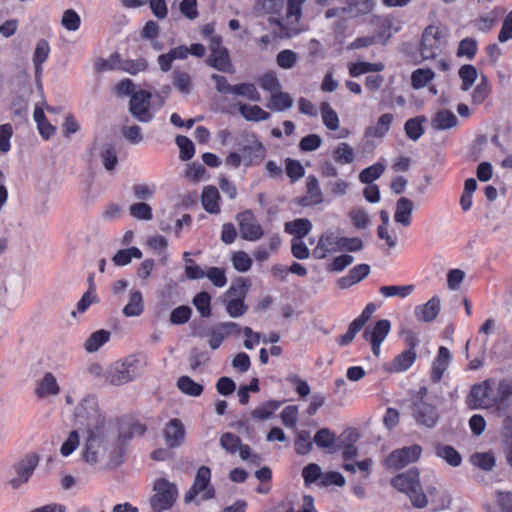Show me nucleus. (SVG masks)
Listing matches in <instances>:
<instances>
[{
  "mask_svg": "<svg viewBox=\"0 0 512 512\" xmlns=\"http://www.w3.org/2000/svg\"><path fill=\"white\" fill-rule=\"evenodd\" d=\"M233 267L238 272H247L252 266V259L248 253L244 251L234 252L231 258Z\"/></svg>",
  "mask_w": 512,
  "mask_h": 512,
  "instance_id": "obj_53",
  "label": "nucleus"
},
{
  "mask_svg": "<svg viewBox=\"0 0 512 512\" xmlns=\"http://www.w3.org/2000/svg\"><path fill=\"white\" fill-rule=\"evenodd\" d=\"M413 212V202L406 198L401 197L396 203V210L394 220L405 227L411 224V216Z\"/></svg>",
  "mask_w": 512,
  "mask_h": 512,
  "instance_id": "obj_28",
  "label": "nucleus"
},
{
  "mask_svg": "<svg viewBox=\"0 0 512 512\" xmlns=\"http://www.w3.org/2000/svg\"><path fill=\"white\" fill-rule=\"evenodd\" d=\"M333 159L339 164H350L354 161V150L346 142L339 143L333 150Z\"/></svg>",
  "mask_w": 512,
  "mask_h": 512,
  "instance_id": "obj_45",
  "label": "nucleus"
},
{
  "mask_svg": "<svg viewBox=\"0 0 512 512\" xmlns=\"http://www.w3.org/2000/svg\"><path fill=\"white\" fill-rule=\"evenodd\" d=\"M115 426H108L104 429L85 431V444L82 457L88 464L99 463L107 455L113 438Z\"/></svg>",
  "mask_w": 512,
  "mask_h": 512,
  "instance_id": "obj_2",
  "label": "nucleus"
},
{
  "mask_svg": "<svg viewBox=\"0 0 512 512\" xmlns=\"http://www.w3.org/2000/svg\"><path fill=\"white\" fill-rule=\"evenodd\" d=\"M281 404L277 400L264 402L252 410L251 416L259 421L269 419L280 408Z\"/></svg>",
  "mask_w": 512,
  "mask_h": 512,
  "instance_id": "obj_40",
  "label": "nucleus"
},
{
  "mask_svg": "<svg viewBox=\"0 0 512 512\" xmlns=\"http://www.w3.org/2000/svg\"><path fill=\"white\" fill-rule=\"evenodd\" d=\"M391 329L389 320H379L373 327H367L363 337L371 344L373 354L378 357L381 352V344L386 339Z\"/></svg>",
  "mask_w": 512,
  "mask_h": 512,
  "instance_id": "obj_14",
  "label": "nucleus"
},
{
  "mask_svg": "<svg viewBox=\"0 0 512 512\" xmlns=\"http://www.w3.org/2000/svg\"><path fill=\"white\" fill-rule=\"evenodd\" d=\"M130 215L138 220H151L152 219V208L144 203L138 202L130 206Z\"/></svg>",
  "mask_w": 512,
  "mask_h": 512,
  "instance_id": "obj_59",
  "label": "nucleus"
},
{
  "mask_svg": "<svg viewBox=\"0 0 512 512\" xmlns=\"http://www.w3.org/2000/svg\"><path fill=\"white\" fill-rule=\"evenodd\" d=\"M321 468L318 464L310 463L307 466L304 467L302 471V476L304 479V483L306 485H310L312 483L319 484L320 477H321Z\"/></svg>",
  "mask_w": 512,
  "mask_h": 512,
  "instance_id": "obj_61",
  "label": "nucleus"
},
{
  "mask_svg": "<svg viewBox=\"0 0 512 512\" xmlns=\"http://www.w3.org/2000/svg\"><path fill=\"white\" fill-rule=\"evenodd\" d=\"M415 290V286L413 284L408 285H388L381 286L379 288V293L385 298L399 297L406 298L410 296Z\"/></svg>",
  "mask_w": 512,
  "mask_h": 512,
  "instance_id": "obj_36",
  "label": "nucleus"
},
{
  "mask_svg": "<svg viewBox=\"0 0 512 512\" xmlns=\"http://www.w3.org/2000/svg\"><path fill=\"white\" fill-rule=\"evenodd\" d=\"M304 2L305 0H287V13L285 17L287 27L284 31L286 37H293L300 32L298 22L302 15V5Z\"/></svg>",
  "mask_w": 512,
  "mask_h": 512,
  "instance_id": "obj_18",
  "label": "nucleus"
},
{
  "mask_svg": "<svg viewBox=\"0 0 512 512\" xmlns=\"http://www.w3.org/2000/svg\"><path fill=\"white\" fill-rule=\"evenodd\" d=\"M240 444V438L233 433L227 432L220 437V445L228 453L235 454Z\"/></svg>",
  "mask_w": 512,
  "mask_h": 512,
  "instance_id": "obj_63",
  "label": "nucleus"
},
{
  "mask_svg": "<svg viewBox=\"0 0 512 512\" xmlns=\"http://www.w3.org/2000/svg\"><path fill=\"white\" fill-rule=\"evenodd\" d=\"M240 327L234 322H222L214 326L208 336V345L212 350L218 349L222 342L231 335H238L240 333Z\"/></svg>",
  "mask_w": 512,
  "mask_h": 512,
  "instance_id": "obj_17",
  "label": "nucleus"
},
{
  "mask_svg": "<svg viewBox=\"0 0 512 512\" xmlns=\"http://www.w3.org/2000/svg\"><path fill=\"white\" fill-rule=\"evenodd\" d=\"M312 441L307 431L297 432L295 439V452L299 455H306L312 450Z\"/></svg>",
  "mask_w": 512,
  "mask_h": 512,
  "instance_id": "obj_50",
  "label": "nucleus"
},
{
  "mask_svg": "<svg viewBox=\"0 0 512 512\" xmlns=\"http://www.w3.org/2000/svg\"><path fill=\"white\" fill-rule=\"evenodd\" d=\"M35 393L40 398L56 396L60 393V386L51 372H46L39 380Z\"/></svg>",
  "mask_w": 512,
  "mask_h": 512,
  "instance_id": "obj_22",
  "label": "nucleus"
},
{
  "mask_svg": "<svg viewBox=\"0 0 512 512\" xmlns=\"http://www.w3.org/2000/svg\"><path fill=\"white\" fill-rule=\"evenodd\" d=\"M419 483V473L412 470L398 474L391 481L393 487L406 494H409L411 491H415V488L419 486Z\"/></svg>",
  "mask_w": 512,
  "mask_h": 512,
  "instance_id": "obj_21",
  "label": "nucleus"
},
{
  "mask_svg": "<svg viewBox=\"0 0 512 512\" xmlns=\"http://www.w3.org/2000/svg\"><path fill=\"white\" fill-rule=\"evenodd\" d=\"M431 124L435 130L442 131L456 127L458 119L452 111L442 109L435 113Z\"/></svg>",
  "mask_w": 512,
  "mask_h": 512,
  "instance_id": "obj_27",
  "label": "nucleus"
},
{
  "mask_svg": "<svg viewBox=\"0 0 512 512\" xmlns=\"http://www.w3.org/2000/svg\"><path fill=\"white\" fill-rule=\"evenodd\" d=\"M394 120V116L390 113H385L379 117L374 125L369 126L366 131V137L382 138L384 137Z\"/></svg>",
  "mask_w": 512,
  "mask_h": 512,
  "instance_id": "obj_29",
  "label": "nucleus"
},
{
  "mask_svg": "<svg viewBox=\"0 0 512 512\" xmlns=\"http://www.w3.org/2000/svg\"><path fill=\"white\" fill-rule=\"evenodd\" d=\"M147 66V62L143 58L135 60H121L120 55L118 53H114L109 57V59L102 61L98 68L100 70L120 69L126 73L136 75L139 72L145 71Z\"/></svg>",
  "mask_w": 512,
  "mask_h": 512,
  "instance_id": "obj_9",
  "label": "nucleus"
},
{
  "mask_svg": "<svg viewBox=\"0 0 512 512\" xmlns=\"http://www.w3.org/2000/svg\"><path fill=\"white\" fill-rule=\"evenodd\" d=\"M320 114L322 122L325 127L330 131H335L339 128L340 120L337 112L330 106L329 103L323 102L320 105Z\"/></svg>",
  "mask_w": 512,
  "mask_h": 512,
  "instance_id": "obj_39",
  "label": "nucleus"
},
{
  "mask_svg": "<svg viewBox=\"0 0 512 512\" xmlns=\"http://www.w3.org/2000/svg\"><path fill=\"white\" fill-rule=\"evenodd\" d=\"M312 229L308 219L300 218L285 223V232L294 236L293 239L304 238Z\"/></svg>",
  "mask_w": 512,
  "mask_h": 512,
  "instance_id": "obj_35",
  "label": "nucleus"
},
{
  "mask_svg": "<svg viewBox=\"0 0 512 512\" xmlns=\"http://www.w3.org/2000/svg\"><path fill=\"white\" fill-rule=\"evenodd\" d=\"M211 470L207 466H201L196 473L194 483L185 495V502H195L210 500L215 495V490L211 485Z\"/></svg>",
  "mask_w": 512,
  "mask_h": 512,
  "instance_id": "obj_6",
  "label": "nucleus"
},
{
  "mask_svg": "<svg viewBox=\"0 0 512 512\" xmlns=\"http://www.w3.org/2000/svg\"><path fill=\"white\" fill-rule=\"evenodd\" d=\"M349 217L352 224L357 229H365L370 225V218L363 208H353L349 212Z\"/></svg>",
  "mask_w": 512,
  "mask_h": 512,
  "instance_id": "obj_55",
  "label": "nucleus"
},
{
  "mask_svg": "<svg viewBox=\"0 0 512 512\" xmlns=\"http://www.w3.org/2000/svg\"><path fill=\"white\" fill-rule=\"evenodd\" d=\"M244 154V165L251 166L260 163L266 156V148L255 134L247 135L241 149Z\"/></svg>",
  "mask_w": 512,
  "mask_h": 512,
  "instance_id": "obj_15",
  "label": "nucleus"
},
{
  "mask_svg": "<svg viewBox=\"0 0 512 512\" xmlns=\"http://www.w3.org/2000/svg\"><path fill=\"white\" fill-rule=\"evenodd\" d=\"M110 337V331L104 329L97 330L84 342V348L89 353L96 352L110 340Z\"/></svg>",
  "mask_w": 512,
  "mask_h": 512,
  "instance_id": "obj_34",
  "label": "nucleus"
},
{
  "mask_svg": "<svg viewBox=\"0 0 512 512\" xmlns=\"http://www.w3.org/2000/svg\"><path fill=\"white\" fill-rule=\"evenodd\" d=\"M37 462L38 461L35 456H29L21 460L15 466L16 476L9 480V484L13 489H17L22 484L28 482L37 466Z\"/></svg>",
  "mask_w": 512,
  "mask_h": 512,
  "instance_id": "obj_19",
  "label": "nucleus"
},
{
  "mask_svg": "<svg viewBox=\"0 0 512 512\" xmlns=\"http://www.w3.org/2000/svg\"><path fill=\"white\" fill-rule=\"evenodd\" d=\"M478 76L477 70L472 65H463L459 69V77L462 80L461 89L463 91H468L474 82L476 81Z\"/></svg>",
  "mask_w": 512,
  "mask_h": 512,
  "instance_id": "obj_48",
  "label": "nucleus"
},
{
  "mask_svg": "<svg viewBox=\"0 0 512 512\" xmlns=\"http://www.w3.org/2000/svg\"><path fill=\"white\" fill-rule=\"evenodd\" d=\"M434 76L435 74L431 69H417L411 75V84L415 89L423 88Z\"/></svg>",
  "mask_w": 512,
  "mask_h": 512,
  "instance_id": "obj_49",
  "label": "nucleus"
},
{
  "mask_svg": "<svg viewBox=\"0 0 512 512\" xmlns=\"http://www.w3.org/2000/svg\"><path fill=\"white\" fill-rule=\"evenodd\" d=\"M101 160L106 170L111 171L118 163L117 152L112 146H105L101 151Z\"/></svg>",
  "mask_w": 512,
  "mask_h": 512,
  "instance_id": "obj_64",
  "label": "nucleus"
},
{
  "mask_svg": "<svg viewBox=\"0 0 512 512\" xmlns=\"http://www.w3.org/2000/svg\"><path fill=\"white\" fill-rule=\"evenodd\" d=\"M426 121L424 116H418L406 121L404 129L409 139L417 141L423 134V123Z\"/></svg>",
  "mask_w": 512,
  "mask_h": 512,
  "instance_id": "obj_42",
  "label": "nucleus"
},
{
  "mask_svg": "<svg viewBox=\"0 0 512 512\" xmlns=\"http://www.w3.org/2000/svg\"><path fill=\"white\" fill-rule=\"evenodd\" d=\"M428 390L421 387L413 401L412 416L416 423L426 428L434 427L439 419L436 405L427 398Z\"/></svg>",
  "mask_w": 512,
  "mask_h": 512,
  "instance_id": "obj_5",
  "label": "nucleus"
},
{
  "mask_svg": "<svg viewBox=\"0 0 512 512\" xmlns=\"http://www.w3.org/2000/svg\"><path fill=\"white\" fill-rule=\"evenodd\" d=\"M451 361V354L449 350L441 346L438 350V355L434 360L431 368V379L434 382H438L441 380L444 372L446 371L449 363Z\"/></svg>",
  "mask_w": 512,
  "mask_h": 512,
  "instance_id": "obj_24",
  "label": "nucleus"
},
{
  "mask_svg": "<svg viewBox=\"0 0 512 512\" xmlns=\"http://www.w3.org/2000/svg\"><path fill=\"white\" fill-rule=\"evenodd\" d=\"M247 291L248 286L241 283L230 286L224 294L226 311L230 317L238 318L247 312L248 306L244 302Z\"/></svg>",
  "mask_w": 512,
  "mask_h": 512,
  "instance_id": "obj_8",
  "label": "nucleus"
},
{
  "mask_svg": "<svg viewBox=\"0 0 512 512\" xmlns=\"http://www.w3.org/2000/svg\"><path fill=\"white\" fill-rule=\"evenodd\" d=\"M370 273V266L367 264H359L353 267L348 275L341 277L337 284L340 288L346 289L352 285L362 281Z\"/></svg>",
  "mask_w": 512,
  "mask_h": 512,
  "instance_id": "obj_23",
  "label": "nucleus"
},
{
  "mask_svg": "<svg viewBox=\"0 0 512 512\" xmlns=\"http://www.w3.org/2000/svg\"><path fill=\"white\" fill-rule=\"evenodd\" d=\"M177 387L182 393L191 397H198L203 392V386L189 376H181L177 380Z\"/></svg>",
  "mask_w": 512,
  "mask_h": 512,
  "instance_id": "obj_41",
  "label": "nucleus"
},
{
  "mask_svg": "<svg viewBox=\"0 0 512 512\" xmlns=\"http://www.w3.org/2000/svg\"><path fill=\"white\" fill-rule=\"evenodd\" d=\"M61 24L66 30L74 32L80 28L81 18L75 10L67 9L62 15Z\"/></svg>",
  "mask_w": 512,
  "mask_h": 512,
  "instance_id": "obj_52",
  "label": "nucleus"
},
{
  "mask_svg": "<svg viewBox=\"0 0 512 512\" xmlns=\"http://www.w3.org/2000/svg\"><path fill=\"white\" fill-rule=\"evenodd\" d=\"M176 144L180 149V158L182 160H189L195 153L193 142L186 136H177Z\"/></svg>",
  "mask_w": 512,
  "mask_h": 512,
  "instance_id": "obj_62",
  "label": "nucleus"
},
{
  "mask_svg": "<svg viewBox=\"0 0 512 512\" xmlns=\"http://www.w3.org/2000/svg\"><path fill=\"white\" fill-rule=\"evenodd\" d=\"M336 440V435L328 428L318 430L314 436V442L319 448H329Z\"/></svg>",
  "mask_w": 512,
  "mask_h": 512,
  "instance_id": "obj_57",
  "label": "nucleus"
},
{
  "mask_svg": "<svg viewBox=\"0 0 512 512\" xmlns=\"http://www.w3.org/2000/svg\"><path fill=\"white\" fill-rule=\"evenodd\" d=\"M210 50L209 64L213 68L226 73L234 71L227 49L221 45V37L211 36Z\"/></svg>",
  "mask_w": 512,
  "mask_h": 512,
  "instance_id": "obj_12",
  "label": "nucleus"
},
{
  "mask_svg": "<svg viewBox=\"0 0 512 512\" xmlns=\"http://www.w3.org/2000/svg\"><path fill=\"white\" fill-rule=\"evenodd\" d=\"M293 100L288 93L280 92V90L271 94L268 107L276 111H285L291 108Z\"/></svg>",
  "mask_w": 512,
  "mask_h": 512,
  "instance_id": "obj_43",
  "label": "nucleus"
},
{
  "mask_svg": "<svg viewBox=\"0 0 512 512\" xmlns=\"http://www.w3.org/2000/svg\"><path fill=\"white\" fill-rule=\"evenodd\" d=\"M238 110L241 116L251 122H261L266 121L270 118V113L263 110L258 105H249V104H238Z\"/></svg>",
  "mask_w": 512,
  "mask_h": 512,
  "instance_id": "obj_32",
  "label": "nucleus"
},
{
  "mask_svg": "<svg viewBox=\"0 0 512 512\" xmlns=\"http://www.w3.org/2000/svg\"><path fill=\"white\" fill-rule=\"evenodd\" d=\"M144 311V302L140 291H132L130 293L129 302L123 308V314L126 317H136Z\"/></svg>",
  "mask_w": 512,
  "mask_h": 512,
  "instance_id": "obj_37",
  "label": "nucleus"
},
{
  "mask_svg": "<svg viewBox=\"0 0 512 512\" xmlns=\"http://www.w3.org/2000/svg\"><path fill=\"white\" fill-rule=\"evenodd\" d=\"M142 371V360L136 356H128L111 364L105 371L104 377L111 385L121 386L140 377Z\"/></svg>",
  "mask_w": 512,
  "mask_h": 512,
  "instance_id": "obj_3",
  "label": "nucleus"
},
{
  "mask_svg": "<svg viewBox=\"0 0 512 512\" xmlns=\"http://www.w3.org/2000/svg\"><path fill=\"white\" fill-rule=\"evenodd\" d=\"M133 258H142V252L137 247H130L117 251V253L113 257V262L117 266H125L128 265Z\"/></svg>",
  "mask_w": 512,
  "mask_h": 512,
  "instance_id": "obj_44",
  "label": "nucleus"
},
{
  "mask_svg": "<svg viewBox=\"0 0 512 512\" xmlns=\"http://www.w3.org/2000/svg\"><path fill=\"white\" fill-rule=\"evenodd\" d=\"M385 68L382 62H356L349 64V74L352 77H359L371 72H381Z\"/></svg>",
  "mask_w": 512,
  "mask_h": 512,
  "instance_id": "obj_38",
  "label": "nucleus"
},
{
  "mask_svg": "<svg viewBox=\"0 0 512 512\" xmlns=\"http://www.w3.org/2000/svg\"><path fill=\"white\" fill-rule=\"evenodd\" d=\"M299 409L296 405L286 406L280 414L283 425L287 428H296L298 421Z\"/></svg>",
  "mask_w": 512,
  "mask_h": 512,
  "instance_id": "obj_54",
  "label": "nucleus"
},
{
  "mask_svg": "<svg viewBox=\"0 0 512 512\" xmlns=\"http://www.w3.org/2000/svg\"><path fill=\"white\" fill-rule=\"evenodd\" d=\"M233 94L244 97L253 102H259L261 100L260 93L256 86L251 83H241L233 86Z\"/></svg>",
  "mask_w": 512,
  "mask_h": 512,
  "instance_id": "obj_46",
  "label": "nucleus"
},
{
  "mask_svg": "<svg viewBox=\"0 0 512 512\" xmlns=\"http://www.w3.org/2000/svg\"><path fill=\"white\" fill-rule=\"evenodd\" d=\"M73 423L79 430L90 431L116 426L109 420L100 406L99 398L94 394L85 395L75 406Z\"/></svg>",
  "mask_w": 512,
  "mask_h": 512,
  "instance_id": "obj_1",
  "label": "nucleus"
},
{
  "mask_svg": "<svg viewBox=\"0 0 512 512\" xmlns=\"http://www.w3.org/2000/svg\"><path fill=\"white\" fill-rule=\"evenodd\" d=\"M193 304L202 317H209L211 315V296L207 292L196 294Z\"/></svg>",
  "mask_w": 512,
  "mask_h": 512,
  "instance_id": "obj_51",
  "label": "nucleus"
},
{
  "mask_svg": "<svg viewBox=\"0 0 512 512\" xmlns=\"http://www.w3.org/2000/svg\"><path fill=\"white\" fill-rule=\"evenodd\" d=\"M178 496L175 484L165 478H159L154 484V495L151 498V507L154 512H163L172 507Z\"/></svg>",
  "mask_w": 512,
  "mask_h": 512,
  "instance_id": "obj_7",
  "label": "nucleus"
},
{
  "mask_svg": "<svg viewBox=\"0 0 512 512\" xmlns=\"http://www.w3.org/2000/svg\"><path fill=\"white\" fill-rule=\"evenodd\" d=\"M384 171H385V165L380 162H377V163L363 169L359 174V180L361 183L370 184L374 180H377L378 178H380V176L384 173Z\"/></svg>",
  "mask_w": 512,
  "mask_h": 512,
  "instance_id": "obj_47",
  "label": "nucleus"
},
{
  "mask_svg": "<svg viewBox=\"0 0 512 512\" xmlns=\"http://www.w3.org/2000/svg\"><path fill=\"white\" fill-rule=\"evenodd\" d=\"M173 83L176 89L183 94H189L192 87L191 77L183 71H176L173 74Z\"/></svg>",
  "mask_w": 512,
  "mask_h": 512,
  "instance_id": "obj_58",
  "label": "nucleus"
},
{
  "mask_svg": "<svg viewBox=\"0 0 512 512\" xmlns=\"http://www.w3.org/2000/svg\"><path fill=\"white\" fill-rule=\"evenodd\" d=\"M422 448L419 445H412L393 451L385 460L387 467L392 469H401L406 465L419 459Z\"/></svg>",
  "mask_w": 512,
  "mask_h": 512,
  "instance_id": "obj_13",
  "label": "nucleus"
},
{
  "mask_svg": "<svg viewBox=\"0 0 512 512\" xmlns=\"http://www.w3.org/2000/svg\"><path fill=\"white\" fill-rule=\"evenodd\" d=\"M164 438L171 448L179 447L185 438V428L179 419H171L164 428Z\"/></svg>",
  "mask_w": 512,
  "mask_h": 512,
  "instance_id": "obj_20",
  "label": "nucleus"
},
{
  "mask_svg": "<svg viewBox=\"0 0 512 512\" xmlns=\"http://www.w3.org/2000/svg\"><path fill=\"white\" fill-rule=\"evenodd\" d=\"M448 29L440 24L427 26L421 38L420 53L423 59L430 60L440 55L447 45Z\"/></svg>",
  "mask_w": 512,
  "mask_h": 512,
  "instance_id": "obj_4",
  "label": "nucleus"
},
{
  "mask_svg": "<svg viewBox=\"0 0 512 512\" xmlns=\"http://www.w3.org/2000/svg\"><path fill=\"white\" fill-rule=\"evenodd\" d=\"M435 454L453 467H457L462 462L461 455L450 445L437 443L434 445Z\"/></svg>",
  "mask_w": 512,
  "mask_h": 512,
  "instance_id": "obj_33",
  "label": "nucleus"
},
{
  "mask_svg": "<svg viewBox=\"0 0 512 512\" xmlns=\"http://www.w3.org/2000/svg\"><path fill=\"white\" fill-rule=\"evenodd\" d=\"M151 93L141 90L132 94L130 99V112L140 122H149L153 118L151 109Z\"/></svg>",
  "mask_w": 512,
  "mask_h": 512,
  "instance_id": "obj_10",
  "label": "nucleus"
},
{
  "mask_svg": "<svg viewBox=\"0 0 512 512\" xmlns=\"http://www.w3.org/2000/svg\"><path fill=\"white\" fill-rule=\"evenodd\" d=\"M237 221L239 232L243 239L254 242L261 239L264 235L262 226L250 210L239 213Z\"/></svg>",
  "mask_w": 512,
  "mask_h": 512,
  "instance_id": "obj_11",
  "label": "nucleus"
},
{
  "mask_svg": "<svg viewBox=\"0 0 512 512\" xmlns=\"http://www.w3.org/2000/svg\"><path fill=\"white\" fill-rule=\"evenodd\" d=\"M439 311L440 300L437 297H432L425 304L419 305L415 308V315L420 321L430 322L437 317Z\"/></svg>",
  "mask_w": 512,
  "mask_h": 512,
  "instance_id": "obj_25",
  "label": "nucleus"
},
{
  "mask_svg": "<svg viewBox=\"0 0 512 512\" xmlns=\"http://www.w3.org/2000/svg\"><path fill=\"white\" fill-rule=\"evenodd\" d=\"M341 237L331 230L325 231L313 249V256L316 259H324L328 254L340 252Z\"/></svg>",
  "mask_w": 512,
  "mask_h": 512,
  "instance_id": "obj_16",
  "label": "nucleus"
},
{
  "mask_svg": "<svg viewBox=\"0 0 512 512\" xmlns=\"http://www.w3.org/2000/svg\"><path fill=\"white\" fill-rule=\"evenodd\" d=\"M258 83L263 90L268 91L271 94L280 90L281 87L276 74L273 72H268L262 75L259 78Z\"/></svg>",
  "mask_w": 512,
  "mask_h": 512,
  "instance_id": "obj_60",
  "label": "nucleus"
},
{
  "mask_svg": "<svg viewBox=\"0 0 512 512\" xmlns=\"http://www.w3.org/2000/svg\"><path fill=\"white\" fill-rule=\"evenodd\" d=\"M219 200L220 195L216 187L207 186L203 189L201 202L208 213L218 214L220 212Z\"/></svg>",
  "mask_w": 512,
  "mask_h": 512,
  "instance_id": "obj_31",
  "label": "nucleus"
},
{
  "mask_svg": "<svg viewBox=\"0 0 512 512\" xmlns=\"http://www.w3.org/2000/svg\"><path fill=\"white\" fill-rule=\"evenodd\" d=\"M471 463L483 470L489 471L495 465V459L491 453H475L470 458Z\"/></svg>",
  "mask_w": 512,
  "mask_h": 512,
  "instance_id": "obj_56",
  "label": "nucleus"
},
{
  "mask_svg": "<svg viewBox=\"0 0 512 512\" xmlns=\"http://www.w3.org/2000/svg\"><path fill=\"white\" fill-rule=\"evenodd\" d=\"M416 357L417 355L413 348L404 350L390 363L389 371L400 373L408 370L415 362Z\"/></svg>",
  "mask_w": 512,
  "mask_h": 512,
  "instance_id": "obj_26",
  "label": "nucleus"
},
{
  "mask_svg": "<svg viewBox=\"0 0 512 512\" xmlns=\"http://www.w3.org/2000/svg\"><path fill=\"white\" fill-rule=\"evenodd\" d=\"M50 54L49 43L41 39L37 42L34 53H33V64L35 68V75L37 78L42 76L43 64L47 61Z\"/></svg>",
  "mask_w": 512,
  "mask_h": 512,
  "instance_id": "obj_30",
  "label": "nucleus"
}]
</instances>
